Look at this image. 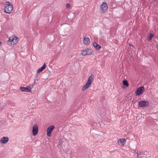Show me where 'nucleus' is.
<instances>
[{"instance_id": "nucleus-1", "label": "nucleus", "mask_w": 158, "mask_h": 158, "mask_svg": "<svg viewBox=\"0 0 158 158\" xmlns=\"http://www.w3.org/2000/svg\"><path fill=\"white\" fill-rule=\"evenodd\" d=\"M4 11L8 14H10L13 10V6L11 3L6 2L4 5Z\"/></svg>"}, {"instance_id": "nucleus-2", "label": "nucleus", "mask_w": 158, "mask_h": 158, "mask_svg": "<svg viewBox=\"0 0 158 158\" xmlns=\"http://www.w3.org/2000/svg\"><path fill=\"white\" fill-rule=\"evenodd\" d=\"M94 76L91 74L89 77L85 85L82 87V91H84L88 88L92 84L94 80Z\"/></svg>"}, {"instance_id": "nucleus-3", "label": "nucleus", "mask_w": 158, "mask_h": 158, "mask_svg": "<svg viewBox=\"0 0 158 158\" xmlns=\"http://www.w3.org/2000/svg\"><path fill=\"white\" fill-rule=\"evenodd\" d=\"M33 87V85L32 86H27L26 87L21 86L20 87V89L23 92H30L31 91V89Z\"/></svg>"}, {"instance_id": "nucleus-4", "label": "nucleus", "mask_w": 158, "mask_h": 158, "mask_svg": "<svg viewBox=\"0 0 158 158\" xmlns=\"http://www.w3.org/2000/svg\"><path fill=\"white\" fill-rule=\"evenodd\" d=\"M138 103V106L140 107H146L149 105V102L145 101H141L139 102Z\"/></svg>"}, {"instance_id": "nucleus-5", "label": "nucleus", "mask_w": 158, "mask_h": 158, "mask_svg": "<svg viewBox=\"0 0 158 158\" xmlns=\"http://www.w3.org/2000/svg\"><path fill=\"white\" fill-rule=\"evenodd\" d=\"M144 89V88L143 86L138 88L135 92L136 95L137 96H139L142 94L143 92V91Z\"/></svg>"}, {"instance_id": "nucleus-6", "label": "nucleus", "mask_w": 158, "mask_h": 158, "mask_svg": "<svg viewBox=\"0 0 158 158\" xmlns=\"http://www.w3.org/2000/svg\"><path fill=\"white\" fill-rule=\"evenodd\" d=\"M101 10L102 12H104L107 10V5L106 2H103L100 6Z\"/></svg>"}, {"instance_id": "nucleus-7", "label": "nucleus", "mask_w": 158, "mask_h": 158, "mask_svg": "<svg viewBox=\"0 0 158 158\" xmlns=\"http://www.w3.org/2000/svg\"><path fill=\"white\" fill-rule=\"evenodd\" d=\"M55 128V126L53 125L50 126L48 127L47 130V136L48 137H50L51 135V132Z\"/></svg>"}, {"instance_id": "nucleus-8", "label": "nucleus", "mask_w": 158, "mask_h": 158, "mask_svg": "<svg viewBox=\"0 0 158 158\" xmlns=\"http://www.w3.org/2000/svg\"><path fill=\"white\" fill-rule=\"evenodd\" d=\"M38 132V127L37 125L35 124L33 127L32 133L34 136L36 135Z\"/></svg>"}, {"instance_id": "nucleus-9", "label": "nucleus", "mask_w": 158, "mask_h": 158, "mask_svg": "<svg viewBox=\"0 0 158 158\" xmlns=\"http://www.w3.org/2000/svg\"><path fill=\"white\" fill-rule=\"evenodd\" d=\"M17 38H14L13 37H10L9 38V40L8 42H11V44L13 45H14L16 44L18 42Z\"/></svg>"}, {"instance_id": "nucleus-10", "label": "nucleus", "mask_w": 158, "mask_h": 158, "mask_svg": "<svg viewBox=\"0 0 158 158\" xmlns=\"http://www.w3.org/2000/svg\"><path fill=\"white\" fill-rule=\"evenodd\" d=\"M126 140L125 139H120L118 141V143L120 146L123 147L125 144Z\"/></svg>"}, {"instance_id": "nucleus-11", "label": "nucleus", "mask_w": 158, "mask_h": 158, "mask_svg": "<svg viewBox=\"0 0 158 158\" xmlns=\"http://www.w3.org/2000/svg\"><path fill=\"white\" fill-rule=\"evenodd\" d=\"M9 141V139L8 137H3L0 140V142L2 143H6Z\"/></svg>"}, {"instance_id": "nucleus-12", "label": "nucleus", "mask_w": 158, "mask_h": 158, "mask_svg": "<svg viewBox=\"0 0 158 158\" xmlns=\"http://www.w3.org/2000/svg\"><path fill=\"white\" fill-rule=\"evenodd\" d=\"M46 66L45 64L44 63L43 65L41 68H39L37 70V73H40L42 72L46 68Z\"/></svg>"}, {"instance_id": "nucleus-13", "label": "nucleus", "mask_w": 158, "mask_h": 158, "mask_svg": "<svg viewBox=\"0 0 158 158\" xmlns=\"http://www.w3.org/2000/svg\"><path fill=\"white\" fill-rule=\"evenodd\" d=\"M90 42V40L88 37H85L84 38V43L85 45H87L89 44Z\"/></svg>"}, {"instance_id": "nucleus-14", "label": "nucleus", "mask_w": 158, "mask_h": 158, "mask_svg": "<svg viewBox=\"0 0 158 158\" xmlns=\"http://www.w3.org/2000/svg\"><path fill=\"white\" fill-rule=\"evenodd\" d=\"M93 45L97 50H99L101 48V47L96 42H94L93 43Z\"/></svg>"}, {"instance_id": "nucleus-15", "label": "nucleus", "mask_w": 158, "mask_h": 158, "mask_svg": "<svg viewBox=\"0 0 158 158\" xmlns=\"http://www.w3.org/2000/svg\"><path fill=\"white\" fill-rule=\"evenodd\" d=\"M85 49L86 50L87 52V55L94 54V53L91 49H89V48H87Z\"/></svg>"}, {"instance_id": "nucleus-16", "label": "nucleus", "mask_w": 158, "mask_h": 158, "mask_svg": "<svg viewBox=\"0 0 158 158\" xmlns=\"http://www.w3.org/2000/svg\"><path fill=\"white\" fill-rule=\"evenodd\" d=\"M82 54L84 56L87 55V52L86 50L85 49L82 51Z\"/></svg>"}, {"instance_id": "nucleus-17", "label": "nucleus", "mask_w": 158, "mask_h": 158, "mask_svg": "<svg viewBox=\"0 0 158 158\" xmlns=\"http://www.w3.org/2000/svg\"><path fill=\"white\" fill-rule=\"evenodd\" d=\"M123 83L124 85H126L127 87L129 85V84L128 83L127 81L126 80H124L123 81Z\"/></svg>"}, {"instance_id": "nucleus-18", "label": "nucleus", "mask_w": 158, "mask_h": 158, "mask_svg": "<svg viewBox=\"0 0 158 158\" xmlns=\"http://www.w3.org/2000/svg\"><path fill=\"white\" fill-rule=\"evenodd\" d=\"M38 75H37L36 76V78L35 79L34 81V84H37L38 82Z\"/></svg>"}, {"instance_id": "nucleus-19", "label": "nucleus", "mask_w": 158, "mask_h": 158, "mask_svg": "<svg viewBox=\"0 0 158 158\" xmlns=\"http://www.w3.org/2000/svg\"><path fill=\"white\" fill-rule=\"evenodd\" d=\"M153 34H152L151 33L150 34V35H149V36L148 37V40L149 41L151 40L152 38L153 37Z\"/></svg>"}, {"instance_id": "nucleus-20", "label": "nucleus", "mask_w": 158, "mask_h": 158, "mask_svg": "<svg viewBox=\"0 0 158 158\" xmlns=\"http://www.w3.org/2000/svg\"><path fill=\"white\" fill-rule=\"evenodd\" d=\"M70 6V4L69 3H67L66 4V7L67 8H69Z\"/></svg>"}, {"instance_id": "nucleus-21", "label": "nucleus", "mask_w": 158, "mask_h": 158, "mask_svg": "<svg viewBox=\"0 0 158 158\" xmlns=\"http://www.w3.org/2000/svg\"><path fill=\"white\" fill-rule=\"evenodd\" d=\"M137 153L138 154H141V152L140 151L138 152Z\"/></svg>"}, {"instance_id": "nucleus-22", "label": "nucleus", "mask_w": 158, "mask_h": 158, "mask_svg": "<svg viewBox=\"0 0 158 158\" xmlns=\"http://www.w3.org/2000/svg\"><path fill=\"white\" fill-rule=\"evenodd\" d=\"M2 27L0 25V32L1 31H2Z\"/></svg>"}, {"instance_id": "nucleus-23", "label": "nucleus", "mask_w": 158, "mask_h": 158, "mask_svg": "<svg viewBox=\"0 0 158 158\" xmlns=\"http://www.w3.org/2000/svg\"><path fill=\"white\" fill-rule=\"evenodd\" d=\"M156 46L157 48L158 49V43L156 44Z\"/></svg>"}, {"instance_id": "nucleus-24", "label": "nucleus", "mask_w": 158, "mask_h": 158, "mask_svg": "<svg viewBox=\"0 0 158 158\" xmlns=\"http://www.w3.org/2000/svg\"><path fill=\"white\" fill-rule=\"evenodd\" d=\"M14 41H15V40H14V41H13V43H14Z\"/></svg>"}]
</instances>
